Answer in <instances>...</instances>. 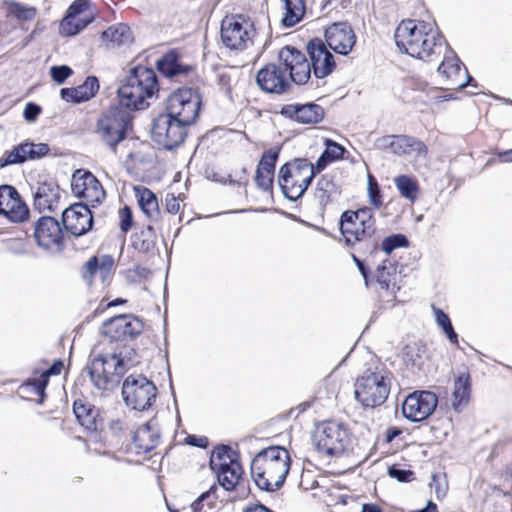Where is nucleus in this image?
<instances>
[{"instance_id":"obj_1","label":"nucleus","mask_w":512,"mask_h":512,"mask_svg":"<svg viewBox=\"0 0 512 512\" xmlns=\"http://www.w3.org/2000/svg\"><path fill=\"white\" fill-rule=\"evenodd\" d=\"M394 39L403 53L426 62L439 57L447 42L435 28V22L407 19L396 28Z\"/></svg>"},{"instance_id":"obj_2","label":"nucleus","mask_w":512,"mask_h":512,"mask_svg":"<svg viewBox=\"0 0 512 512\" xmlns=\"http://www.w3.org/2000/svg\"><path fill=\"white\" fill-rule=\"evenodd\" d=\"M290 454L282 446H271L258 452L251 462V476L257 487L274 492L285 483L290 471Z\"/></svg>"},{"instance_id":"obj_3","label":"nucleus","mask_w":512,"mask_h":512,"mask_svg":"<svg viewBox=\"0 0 512 512\" xmlns=\"http://www.w3.org/2000/svg\"><path fill=\"white\" fill-rule=\"evenodd\" d=\"M159 91L156 72L147 66L135 65L129 69L118 88L119 104L132 110L146 109L147 99Z\"/></svg>"},{"instance_id":"obj_4","label":"nucleus","mask_w":512,"mask_h":512,"mask_svg":"<svg viewBox=\"0 0 512 512\" xmlns=\"http://www.w3.org/2000/svg\"><path fill=\"white\" fill-rule=\"evenodd\" d=\"M393 373L384 366L367 369L355 382V399L366 408L382 405L388 398Z\"/></svg>"},{"instance_id":"obj_5","label":"nucleus","mask_w":512,"mask_h":512,"mask_svg":"<svg viewBox=\"0 0 512 512\" xmlns=\"http://www.w3.org/2000/svg\"><path fill=\"white\" fill-rule=\"evenodd\" d=\"M339 224L341 234L348 246L371 239L376 231L375 218L370 207L344 211Z\"/></svg>"},{"instance_id":"obj_6","label":"nucleus","mask_w":512,"mask_h":512,"mask_svg":"<svg viewBox=\"0 0 512 512\" xmlns=\"http://www.w3.org/2000/svg\"><path fill=\"white\" fill-rule=\"evenodd\" d=\"M314 442L319 452L338 456L351 446V434L346 425L330 420L317 425Z\"/></svg>"},{"instance_id":"obj_7","label":"nucleus","mask_w":512,"mask_h":512,"mask_svg":"<svg viewBox=\"0 0 512 512\" xmlns=\"http://www.w3.org/2000/svg\"><path fill=\"white\" fill-rule=\"evenodd\" d=\"M98 133L113 153L117 151V145L126 139L128 131L132 129V118L128 111L111 107L98 120Z\"/></svg>"},{"instance_id":"obj_8","label":"nucleus","mask_w":512,"mask_h":512,"mask_svg":"<svg viewBox=\"0 0 512 512\" xmlns=\"http://www.w3.org/2000/svg\"><path fill=\"white\" fill-rule=\"evenodd\" d=\"M156 385L142 374H131L123 382L122 397L126 406L137 410H148L157 398Z\"/></svg>"},{"instance_id":"obj_9","label":"nucleus","mask_w":512,"mask_h":512,"mask_svg":"<svg viewBox=\"0 0 512 512\" xmlns=\"http://www.w3.org/2000/svg\"><path fill=\"white\" fill-rule=\"evenodd\" d=\"M190 125L179 118L162 113L153 120V140L166 150H173L183 143Z\"/></svg>"},{"instance_id":"obj_10","label":"nucleus","mask_w":512,"mask_h":512,"mask_svg":"<svg viewBox=\"0 0 512 512\" xmlns=\"http://www.w3.org/2000/svg\"><path fill=\"white\" fill-rule=\"evenodd\" d=\"M202 99L192 88H180L167 100L166 113L192 125L198 118Z\"/></svg>"},{"instance_id":"obj_11","label":"nucleus","mask_w":512,"mask_h":512,"mask_svg":"<svg viewBox=\"0 0 512 512\" xmlns=\"http://www.w3.org/2000/svg\"><path fill=\"white\" fill-rule=\"evenodd\" d=\"M253 24L242 15L225 17L221 23V41L229 49L244 50L252 43Z\"/></svg>"},{"instance_id":"obj_12","label":"nucleus","mask_w":512,"mask_h":512,"mask_svg":"<svg viewBox=\"0 0 512 512\" xmlns=\"http://www.w3.org/2000/svg\"><path fill=\"white\" fill-rule=\"evenodd\" d=\"M144 329L142 320L131 314H121L106 320L101 327V333L111 341L132 340L139 336Z\"/></svg>"},{"instance_id":"obj_13","label":"nucleus","mask_w":512,"mask_h":512,"mask_svg":"<svg viewBox=\"0 0 512 512\" xmlns=\"http://www.w3.org/2000/svg\"><path fill=\"white\" fill-rule=\"evenodd\" d=\"M438 398L434 392L421 390L409 394L402 403V414L411 422L426 420L436 409Z\"/></svg>"},{"instance_id":"obj_14","label":"nucleus","mask_w":512,"mask_h":512,"mask_svg":"<svg viewBox=\"0 0 512 512\" xmlns=\"http://www.w3.org/2000/svg\"><path fill=\"white\" fill-rule=\"evenodd\" d=\"M309 55L310 67L315 79V86L319 87L318 80H323L329 76L335 68V60L333 54L328 50L326 43L319 39L313 38L306 45Z\"/></svg>"},{"instance_id":"obj_15","label":"nucleus","mask_w":512,"mask_h":512,"mask_svg":"<svg viewBox=\"0 0 512 512\" xmlns=\"http://www.w3.org/2000/svg\"><path fill=\"white\" fill-rule=\"evenodd\" d=\"M0 215L14 223L24 222L29 217V208L12 185H0Z\"/></svg>"},{"instance_id":"obj_16","label":"nucleus","mask_w":512,"mask_h":512,"mask_svg":"<svg viewBox=\"0 0 512 512\" xmlns=\"http://www.w3.org/2000/svg\"><path fill=\"white\" fill-rule=\"evenodd\" d=\"M65 229L75 237L88 233L93 226V214L87 204L75 203L62 212Z\"/></svg>"},{"instance_id":"obj_17","label":"nucleus","mask_w":512,"mask_h":512,"mask_svg":"<svg viewBox=\"0 0 512 512\" xmlns=\"http://www.w3.org/2000/svg\"><path fill=\"white\" fill-rule=\"evenodd\" d=\"M325 43L334 52L346 56L356 43V35L349 23L336 22L325 30Z\"/></svg>"},{"instance_id":"obj_18","label":"nucleus","mask_w":512,"mask_h":512,"mask_svg":"<svg viewBox=\"0 0 512 512\" xmlns=\"http://www.w3.org/2000/svg\"><path fill=\"white\" fill-rule=\"evenodd\" d=\"M287 74L277 64H267L256 75V83L261 90L267 93L284 94L290 87Z\"/></svg>"},{"instance_id":"obj_19","label":"nucleus","mask_w":512,"mask_h":512,"mask_svg":"<svg viewBox=\"0 0 512 512\" xmlns=\"http://www.w3.org/2000/svg\"><path fill=\"white\" fill-rule=\"evenodd\" d=\"M34 238L37 244L48 250L53 246L61 249L63 246V233L60 223L51 216H42L35 223Z\"/></svg>"},{"instance_id":"obj_20","label":"nucleus","mask_w":512,"mask_h":512,"mask_svg":"<svg viewBox=\"0 0 512 512\" xmlns=\"http://www.w3.org/2000/svg\"><path fill=\"white\" fill-rule=\"evenodd\" d=\"M161 439V428L158 418L154 416L139 426L133 433V444L136 454L149 453L155 449Z\"/></svg>"},{"instance_id":"obj_21","label":"nucleus","mask_w":512,"mask_h":512,"mask_svg":"<svg viewBox=\"0 0 512 512\" xmlns=\"http://www.w3.org/2000/svg\"><path fill=\"white\" fill-rule=\"evenodd\" d=\"M280 114L300 124H317L323 120L325 111L322 106L309 102L283 105Z\"/></svg>"},{"instance_id":"obj_22","label":"nucleus","mask_w":512,"mask_h":512,"mask_svg":"<svg viewBox=\"0 0 512 512\" xmlns=\"http://www.w3.org/2000/svg\"><path fill=\"white\" fill-rule=\"evenodd\" d=\"M60 200V187L54 179L39 181L34 192V205L39 211H54Z\"/></svg>"},{"instance_id":"obj_23","label":"nucleus","mask_w":512,"mask_h":512,"mask_svg":"<svg viewBox=\"0 0 512 512\" xmlns=\"http://www.w3.org/2000/svg\"><path fill=\"white\" fill-rule=\"evenodd\" d=\"M157 70L166 78L181 79L193 71V67L180 61L179 53L170 50L157 60Z\"/></svg>"},{"instance_id":"obj_24","label":"nucleus","mask_w":512,"mask_h":512,"mask_svg":"<svg viewBox=\"0 0 512 512\" xmlns=\"http://www.w3.org/2000/svg\"><path fill=\"white\" fill-rule=\"evenodd\" d=\"M106 364L108 363L102 359V355H98L85 368L92 384L99 390H108L119 381L112 378V371Z\"/></svg>"},{"instance_id":"obj_25","label":"nucleus","mask_w":512,"mask_h":512,"mask_svg":"<svg viewBox=\"0 0 512 512\" xmlns=\"http://www.w3.org/2000/svg\"><path fill=\"white\" fill-rule=\"evenodd\" d=\"M99 90V81L96 76H88L83 84L60 90L61 98L66 102L82 103L93 98Z\"/></svg>"},{"instance_id":"obj_26","label":"nucleus","mask_w":512,"mask_h":512,"mask_svg":"<svg viewBox=\"0 0 512 512\" xmlns=\"http://www.w3.org/2000/svg\"><path fill=\"white\" fill-rule=\"evenodd\" d=\"M471 376L465 369L454 378L451 406L454 411L461 412L469 403L471 395Z\"/></svg>"},{"instance_id":"obj_27","label":"nucleus","mask_w":512,"mask_h":512,"mask_svg":"<svg viewBox=\"0 0 512 512\" xmlns=\"http://www.w3.org/2000/svg\"><path fill=\"white\" fill-rule=\"evenodd\" d=\"M101 38L109 49L127 47L134 41L131 28L123 23L107 28L102 32Z\"/></svg>"},{"instance_id":"obj_28","label":"nucleus","mask_w":512,"mask_h":512,"mask_svg":"<svg viewBox=\"0 0 512 512\" xmlns=\"http://www.w3.org/2000/svg\"><path fill=\"white\" fill-rule=\"evenodd\" d=\"M341 195V186L331 174H324L317 182L315 197L322 207L335 202Z\"/></svg>"},{"instance_id":"obj_29","label":"nucleus","mask_w":512,"mask_h":512,"mask_svg":"<svg viewBox=\"0 0 512 512\" xmlns=\"http://www.w3.org/2000/svg\"><path fill=\"white\" fill-rule=\"evenodd\" d=\"M73 412L79 424L86 430L93 432L98 429L99 411L94 405L78 399L74 401Z\"/></svg>"},{"instance_id":"obj_30","label":"nucleus","mask_w":512,"mask_h":512,"mask_svg":"<svg viewBox=\"0 0 512 512\" xmlns=\"http://www.w3.org/2000/svg\"><path fill=\"white\" fill-rule=\"evenodd\" d=\"M134 192L141 211L149 220L156 221L160 211L155 193L144 186H134Z\"/></svg>"},{"instance_id":"obj_31","label":"nucleus","mask_w":512,"mask_h":512,"mask_svg":"<svg viewBox=\"0 0 512 512\" xmlns=\"http://www.w3.org/2000/svg\"><path fill=\"white\" fill-rule=\"evenodd\" d=\"M157 235L149 224L132 236V247L139 253L153 256L157 253Z\"/></svg>"},{"instance_id":"obj_32","label":"nucleus","mask_w":512,"mask_h":512,"mask_svg":"<svg viewBox=\"0 0 512 512\" xmlns=\"http://www.w3.org/2000/svg\"><path fill=\"white\" fill-rule=\"evenodd\" d=\"M111 360V364L114 365V372L118 377H121L127 370L140 363V357L137 351L131 347H124L118 353H112Z\"/></svg>"},{"instance_id":"obj_33","label":"nucleus","mask_w":512,"mask_h":512,"mask_svg":"<svg viewBox=\"0 0 512 512\" xmlns=\"http://www.w3.org/2000/svg\"><path fill=\"white\" fill-rule=\"evenodd\" d=\"M217 475L218 483L226 490L233 491L238 485L243 474L242 466L239 462L227 466L220 464L214 471Z\"/></svg>"},{"instance_id":"obj_34","label":"nucleus","mask_w":512,"mask_h":512,"mask_svg":"<svg viewBox=\"0 0 512 512\" xmlns=\"http://www.w3.org/2000/svg\"><path fill=\"white\" fill-rule=\"evenodd\" d=\"M428 153V148L421 140L409 136L400 134V141L398 144L396 156H415L425 157Z\"/></svg>"},{"instance_id":"obj_35","label":"nucleus","mask_w":512,"mask_h":512,"mask_svg":"<svg viewBox=\"0 0 512 512\" xmlns=\"http://www.w3.org/2000/svg\"><path fill=\"white\" fill-rule=\"evenodd\" d=\"M445 54L443 60L437 68L438 73L445 78L447 81H453L454 77L460 74L462 62L457 57L455 52L448 46L447 49H443Z\"/></svg>"},{"instance_id":"obj_36","label":"nucleus","mask_w":512,"mask_h":512,"mask_svg":"<svg viewBox=\"0 0 512 512\" xmlns=\"http://www.w3.org/2000/svg\"><path fill=\"white\" fill-rule=\"evenodd\" d=\"M325 146V150L315 163L318 172L324 170L331 162L342 159L346 151L342 145L331 139H325Z\"/></svg>"},{"instance_id":"obj_37","label":"nucleus","mask_w":512,"mask_h":512,"mask_svg":"<svg viewBox=\"0 0 512 512\" xmlns=\"http://www.w3.org/2000/svg\"><path fill=\"white\" fill-rule=\"evenodd\" d=\"M94 20V14L84 17H64L60 22V33L63 36H75L84 30Z\"/></svg>"},{"instance_id":"obj_38","label":"nucleus","mask_w":512,"mask_h":512,"mask_svg":"<svg viewBox=\"0 0 512 512\" xmlns=\"http://www.w3.org/2000/svg\"><path fill=\"white\" fill-rule=\"evenodd\" d=\"M285 4V15L282 24L285 27L295 26L305 13L304 0H283Z\"/></svg>"},{"instance_id":"obj_39","label":"nucleus","mask_w":512,"mask_h":512,"mask_svg":"<svg viewBox=\"0 0 512 512\" xmlns=\"http://www.w3.org/2000/svg\"><path fill=\"white\" fill-rule=\"evenodd\" d=\"M237 454L229 446L220 445L216 447L211 454L210 468L215 471L220 464H226L227 466L237 463Z\"/></svg>"},{"instance_id":"obj_40","label":"nucleus","mask_w":512,"mask_h":512,"mask_svg":"<svg viewBox=\"0 0 512 512\" xmlns=\"http://www.w3.org/2000/svg\"><path fill=\"white\" fill-rule=\"evenodd\" d=\"M279 60L284 65L283 71L287 74L293 66L307 60L305 54L296 47L287 45L279 52Z\"/></svg>"},{"instance_id":"obj_41","label":"nucleus","mask_w":512,"mask_h":512,"mask_svg":"<svg viewBox=\"0 0 512 512\" xmlns=\"http://www.w3.org/2000/svg\"><path fill=\"white\" fill-rule=\"evenodd\" d=\"M89 181L88 189H86L85 194H82L79 198L85 199L86 202L84 204H87L90 208V206L95 207L100 204L105 199L106 193L102 184L95 176L90 178Z\"/></svg>"},{"instance_id":"obj_42","label":"nucleus","mask_w":512,"mask_h":512,"mask_svg":"<svg viewBox=\"0 0 512 512\" xmlns=\"http://www.w3.org/2000/svg\"><path fill=\"white\" fill-rule=\"evenodd\" d=\"M30 160L28 142L15 146L6 157L0 158V168H4L12 164H21Z\"/></svg>"},{"instance_id":"obj_43","label":"nucleus","mask_w":512,"mask_h":512,"mask_svg":"<svg viewBox=\"0 0 512 512\" xmlns=\"http://www.w3.org/2000/svg\"><path fill=\"white\" fill-rule=\"evenodd\" d=\"M394 183L402 197L415 201L418 193V185L415 180L407 175H399L394 179Z\"/></svg>"},{"instance_id":"obj_44","label":"nucleus","mask_w":512,"mask_h":512,"mask_svg":"<svg viewBox=\"0 0 512 512\" xmlns=\"http://www.w3.org/2000/svg\"><path fill=\"white\" fill-rule=\"evenodd\" d=\"M218 486L213 484L207 491L203 492L192 504V512H201L204 506L213 509L216 505Z\"/></svg>"},{"instance_id":"obj_45","label":"nucleus","mask_w":512,"mask_h":512,"mask_svg":"<svg viewBox=\"0 0 512 512\" xmlns=\"http://www.w3.org/2000/svg\"><path fill=\"white\" fill-rule=\"evenodd\" d=\"M94 175L89 172L82 169L76 170L72 175L71 180V189L73 194L76 197H80L82 194H85L86 189H88L89 186V180L90 178H93Z\"/></svg>"},{"instance_id":"obj_46","label":"nucleus","mask_w":512,"mask_h":512,"mask_svg":"<svg viewBox=\"0 0 512 512\" xmlns=\"http://www.w3.org/2000/svg\"><path fill=\"white\" fill-rule=\"evenodd\" d=\"M311 67L309 61L299 63L288 72L290 80L297 85H304L311 78Z\"/></svg>"},{"instance_id":"obj_47","label":"nucleus","mask_w":512,"mask_h":512,"mask_svg":"<svg viewBox=\"0 0 512 512\" xmlns=\"http://www.w3.org/2000/svg\"><path fill=\"white\" fill-rule=\"evenodd\" d=\"M280 150V147H275L264 151L256 169L274 173Z\"/></svg>"},{"instance_id":"obj_48","label":"nucleus","mask_w":512,"mask_h":512,"mask_svg":"<svg viewBox=\"0 0 512 512\" xmlns=\"http://www.w3.org/2000/svg\"><path fill=\"white\" fill-rule=\"evenodd\" d=\"M367 192L371 208H380L383 204L382 193L376 178L372 174L367 176Z\"/></svg>"},{"instance_id":"obj_49","label":"nucleus","mask_w":512,"mask_h":512,"mask_svg":"<svg viewBox=\"0 0 512 512\" xmlns=\"http://www.w3.org/2000/svg\"><path fill=\"white\" fill-rule=\"evenodd\" d=\"M409 246L408 238L403 234H392L383 239L381 249L387 254H391L397 248H405Z\"/></svg>"},{"instance_id":"obj_50","label":"nucleus","mask_w":512,"mask_h":512,"mask_svg":"<svg viewBox=\"0 0 512 512\" xmlns=\"http://www.w3.org/2000/svg\"><path fill=\"white\" fill-rule=\"evenodd\" d=\"M376 280H377V283L380 285L381 289L395 293V289H396L395 274L392 275L390 273V271H388L385 266L378 267Z\"/></svg>"},{"instance_id":"obj_51","label":"nucleus","mask_w":512,"mask_h":512,"mask_svg":"<svg viewBox=\"0 0 512 512\" xmlns=\"http://www.w3.org/2000/svg\"><path fill=\"white\" fill-rule=\"evenodd\" d=\"M399 141L400 135H384L377 138L374 145L378 150L387 151L397 155Z\"/></svg>"},{"instance_id":"obj_52","label":"nucleus","mask_w":512,"mask_h":512,"mask_svg":"<svg viewBox=\"0 0 512 512\" xmlns=\"http://www.w3.org/2000/svg\"><path fill=\"white\" fill-rule=\"evenodd\" d=\"M387 474L389 477L396 479L400 483H410L415 480L414 471L401 468V466L397 464L389 466Z\"/></svg>"},{"instance_id":"obj_53","label":"nucleus","mask_w":512,"mask_h":512,"mask_svg":"<svg viewBox=\"0 0 512 512\" xmlns=\"http://www.w3.org/2000/svg\"><path fill=\"white\" fill-rule=\"evenodd\" d=\"M285 198L290 201H297L302 196L301 185L297 178L291 179L289 183H283L279 185Z\"/></svg>"},{"instance_id":"obj_54","label":"nucleus","mask_w":512,"mask_h":512,"mask_svg":"<svg viewBox=\"0 0 512 512\" xmlns=\"http://www.w3.org/2000/svg\"><path fill=\"white\" fill-rule=\"evenodd\" d=\"M294 176L297 178V181H300V177L305 175L307 172L311 170H316L315 164H312L307 159L304 158H296L291 163Z\"/></svg>"},{"instance_id":"obj_55","label":"nucleus","mask_w":512,"mask_h":512,"mask_svg":"<svg viewBox=\"0 0 512 512\" xmlns=\"http://www.w3.org/2000/svg\"><path fill=\"white\" fill-rule=\"evenodd\" d=\"M72 74L73 70L67 65H56L50 68L51 78L57 84H63Z\"/></svg>"},{"instance_id":"obj_56","label":"nucleus","mask_w":512,"mask_h":512,"mask_svg":"<svg viewBox=\"0 0 512 512\" xmlns=\"http://www.w3.org/2000/svg\"><path fill=\"white\" fill-rule=\"evenodd\" d=\"M274 173L261 171L256 169L255 182L256 185L263 191H269L273 187Z\"/></svg>"},{"instance_id":"obj_57","label":"nucleus","mask_w":512,"mask_h":512,"mask_svg":"<svg viewBox=\"0 0 512 512\" xmlns=\"http://www.w3.org/2000/svg\"><path fill=\"white\" fill-rule=\"evenodd\" d=\"M119 228L122 232L127 233L133 226V213L129 206H124L119 210Z\"/></svg>"},{"instance_id":"obj_58","label":"nucleus","mask_w":512,"mask_h":512,"mask_svg":"<svg viewBox=\"0 0 512 512\" xmlns=\"http://www.w3.org/2000/svg\"><path fill=\"white\" fill-rule=\"evenodd\" d=\"M430 487L435 489L437 498L444 497L447 491L445 474L433 473L431 476Z\"/></svg>"},{"instance_id":"obj_59","label":"nucleus","mask_w":512,"mask_h":512,"mask_svg":"<svg viewBox=\"0 0 512 512\" xmlns=\"http://www.w3.org/2000/svg\"><path fill=\"white\" fill-rule=\"evenodd\" d=\"M28 149L30 160L39 159L46 156L50 152V147L46 143L34 144L28 142Z\"/></svg>"},{"instance_id":"obj_60","label":"nucleus","mask_w":512,"mask_h":512,"mask_svg":"<svg viewBox=\"0 0 512 512\" xmlns=\"http://www.w3.org/2000/svg\"><path fill=\"white\" fill-rule=\"evenodd\" d=\"M49 378L46 377L43 373L38 377L31 381H29L27 384L33 386V390L36 395L40 397L45 396V389L48 385Z\"/></svg>"},{"instance_id":"obj_61","label":"nucleus","mask_w":512,"mask_h":512,"mask_svg":"<svg viewBox=\"0 0 512 512\" xmlns=\"http://www.w3.org/2000/svg\"><path fill=\"white\" fill-rule=\"evenodd\" d=\"M100 268L98 258L96 256L91 257L83 267L82 276L85 280L91 279L97 270Z\"/></svg>"},{"instance_id":"obj_62","label":"nucleus","mask_w":512,"mask_h":512,"mask_svg":"<svg viewBox=\"0 0 512 512\" xmlns=\"http://www.w3.org/2000/svg\"><path fill=\"white\" fill-rule=\"evenodd\" d=\"M294 178H296V177L294 176V171H293L291 163L287 162L280 167L279 173H278L279 185H281L283 183H289V182H291V179H294Z\"/></svg>"},{"instance_id":"obj_63","label":"nucleus","mask_w":512,"mask_h":512,"mask_svg":"<svg viewBox=\"0 0 512 512\" xmlns=\"http://www.w3.org/2000/svg\"><path fill=\"white\" fill-rule=\"evenodd\" d=\"M41 110L42 109L38 104L29 102L24 108L23 116L28 122H34L40 115Z\"/></svg>"},{"instance_id":"obj_64","label":"nucleus","mask_w":512,"mask_h":512,"mask_svg":"<svg viewBox=\"0 0 512 512\" xmlns=\"http://www.w3.org/2000/svg\"><path fill=\"white\" fill-rule=\"evenodd\" d=\"M87 0H76L68 8L65 17H75L83 13L87 8Z\"/></svg>"}]
</instances>
